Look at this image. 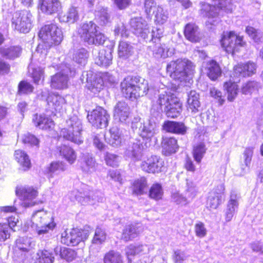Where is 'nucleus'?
<instances>
[{
	"mask_svg": "<svg viewBox=\"0 0 263 263\" xmlns=\"http://www.w3.org/2000/svg\"><path fill=\"white\" fill-rule=\"evenodd\" d=\"M121 88L125 97L132 100L145 95L149 89L146 81L133 76L126 77L121 83Z\"/></svg>",
	"mask_w": 263,
	"mask_h": 263,
	"instance_id": "1",
	"label": "nucleus"
},
{
	"mask_svg": "<svg viewBox=\"0 0 263 263\" xmlns=\"http://www.w3.org/2000/svg\"><path fill=\"white\" fill-rule=\"evenodd\" d=\"M194 68L191 61L180 59L170 62L167 65L166 71L172 78L181 82L186 81V78L193 74Z\"/></svg>",
	"mask_w": 263,
	"mask_h": 263,
	"instance_id": "2",
	"label": "nucleus"
},
{
	"mask_svg": "<svg viewBox=\"0 0 263 263\" xmlns=\"http://www.w3.org/2000/svg\"><path fill=\"white\" fill-rule=\"evenodd\" d=\"M98 26L92 22L84 23L78 30V33L85 42L89 45H103L107 37L97 30Z\"/></svg>",
	"mask_w": 263,
	"mask_h": 263,
	"instance_id": "3",
	"label": "nucleus"
},
{
	"mask_svg": "<svg viewBox=\"0 0 263 263\" xmlns=\"http://www.w3.org/2000/svg\"><path fill=\"white\" fill-rule=\"evenodd\" d=\"M157 117L156 116H155V118L152 117L143 123L141 122L140 117H135L132 120L131 127L134 131L137 130L138 134L143 139L150 141L158 130Z\"/></svg>",
	"mask_w": 263,
	"mask_h": 263,
	"instance_id": "4",
	"label": "nucleus"
},
{
	"mask_svg": "<svg viewBox=\"0 0 263 263\" xmlns=\"http://www.w3.org/2000/svg\"><path fill=\"white\" fill-rule=\"evenodd\" d=\"M67 127L61 131V136L77 144H81L83 140L81 136L82 124L77 116H73L66 122Z\"/></svg>",
	"mask_w": 263,
	"mask_h": 263,
	"instance_id": "5",
	"label": "nucleus"
},
{
	"mask_svg": "<svg viewBox=\"0 0 263 263\" xmlns=\"http://www.w3.org/2000/svg\"><path fill=\"white\" fill-rule=\"evenodd\" d=\"M51 219L50 214L44 211H37L33 215L32 221L37 227L36 231L39 236H51L49 231L52 230L55 227L54 222H50Z\"/></svg>",
	"mask_w": 263,
	"mask_h": 263,
	"instance_id": "6",
	"label": "nucleus"
},
{
	"mask_svg": "<svg viewBox=\"0 0 263 263\" xmlns=\"http://www.w3.org/2000/svg\"><path fill=\"white\" fill-rule=\"evenodd\" d=\"M32 15L27 10L14 12L11 18L12 27L21 33H28L32 27Z\"/></svg>",
	"mask_w": 263,
	"mask_h": 263,
	"instance_id": "7",
	"label": "nucleus"
},
{
	"mask_svg": "<svg viewBox=\"0 0 263 263\" xmlns=\"http://www.w3.org/2000/svg\"><path fill=\"white\" fill-rule=\"evenodd\" d=\"M39 36L49 46L59 45L63 38L61 29L55 24L45 25L41 29Z\"/></svg>",
	"mask_w": 263,
	"mask_h": 263,
	"instance_id": "8",
	"label": "nucleus"
},
{
	"mask_svg": "<svg viewBox=\"0 0 263 263\" xmlns=\"http://www.w3.org/2000/svg\"><path fill=\"white\" fill-rule=\"evenodd\" d=\"M217 3V6L211 5L207 3H203L201 4V8L200 10L201 14L203 16L208 17L209 20L207 23L215 25V23L218 21V15L220 9H223L227 12H231L232 8H226V1L227 0H213Z\"/></svg>",
	"mask_w": 263,
	"mask_h": 263,
	"instance_id": "9",
	"label": "nucleus"
},
{
	"mask_svg": "<svg viewBox=\"0 0 263 263\" xmlns=\"http://www.w3.org/2000/svg\"><path fill=\"white\" fill-rule=\"evenodd\" d=\"M69 198L71 201L76 200L82 204H94L97 202H102L104 199L103 194L99 191H89L82 193L74 190L70 193Z\"/></svg>",
	"mask_w": 263,
	"mask_h": 263,
	"instance_id": "10",
	"label": "nucleus"
},
{
	"mask_svg": "<svg viewBox=\"0 0 263 263\" xmlns=\"http://www.w3.org/2000/svg\"><path fill=\"white\" fill-rule=\"evenodd\" d=\"M245 44L243 37L237 36L233 31L224 33L221 40L222 47L228 53L234 54L238 52L239 47H243Z\"/></svg>",
	"mask_w": 263,
	"mask_h": 263,
	"instance_id": "11",
	"label": "nucleus"
},
{
	"mask_svg": "<svg viewBox=\"0 0 263 263\" xmlns=\"http://www.w3.org/2000/svg\"><path fill=\"white\" fill-rule=\"evenodd\" d=\"M109 115L101 107L96 108L87 115L89 122L96 127L103 128L108 125Z\"/></svg>",
	"mask_w": 263,
	"mask_h": 263,
	"instance_id": "12",
	"label": "nucleus"
},
{
	"mask_svg": "<svg viewBox=\"0 0 263 263\" xmlns=\"http://www.w3.org/2000/svg\"><path fill=\"white\" fill-rule=\"evenodd\" d=\"M15 192L16 195L22 200L23 206L30 207L36 203L33 200L36 197L37 192L33 187L29 186L17 187Z\"/></svg>",
	"mask_w": 263,
	"mask_h": 263,
	"instance_id": "13",
	"label": "nucleus"
},
{
	"mask_svg": "<svg viewBox=\"0 0 263 263\" xmlns=\"http://www.w3.org/2000/svg\"><path fill=\"white\" fill-rule=\"evenodd\" d=\"M164 164V161L160 157L153 155L142 161L140 166L144 172L154 174L162 172Z\"/></svg>",
	"mask_w": 263,
	"mask_h": 263,
	"instance_id": "14",
	"label": "nucleus"
},
{
	"mask_svg": "<svg viewBox=\"0 0 263 263\" xmlns=\"http://www.w3.org/2000/svg\"><path fill=\"white\" fill-rule=\"evenodd\" d=\"M130 26L134 33L144 40L148 39L149 28L146 21L141 17L131 18Z\"/></svg>",
	"mask_w": 263,
	"mask_h": 263,
	"instance_id": "15",
	"label": "nucleus"
},
{
	"mask_svg": "<svg viewBox=\"0 0 263 263\" xmlns=\"http://www.w3.org/2000/svg\"><path fill=\"white\" fill-rule=\"evenodd\" d=\"M224 185L221 183L209 192L207 200L208 208L210 209H216L224 198Z\"/></svg>",
	"mask_w": 263,
	"mask_h": 263,
	"instance_id": "16",
	"label": "nucleus"
},
{
	"mask_svg": "<svg viewBox=\"0 0 263 263\" xmlns=\"http://www.w3.org/2000/svg\"><path fill=\"white\" fill-rule=\"evenodd\" d=\"M240 199V194L238 191L235 190L231 191L230 199L228 202L226 211V221L229 222L231 220L234 214L237 211Z\"/></svg>",
	"mask_w": 263,
	"mask_h": 263,
	"instance_id": "17",
	"label": "nucleus"
},
{
	"mask_svg": "<svg viewBox=\"0 0 263 263\" xmlns=\"http://www.w3.org/2000/svg\"><path fill=\"white\" fill-rule=\"evenodd\" d=\"M70 72L69 67L65 65V68L51 77V86L59 89L67 88L69 80L68 75Z\"/></svg>",
	"mask_w": 263,
	"mask_h": 263,
	"instance_id": "18",
	"label": "nucleus"
},
{
	"mask_svg": "<svg viewBox=\"0 0 263 263\" xmlns=\"http://www.w3.org/2000/svg\"><path fill=\"white\" fill-rule=\"evenodd\" d=\"M256 70V64L249 61L246 64H239L235 66L234 67L233 75L239 79L240 77H249L255 73Z\"/></svg>",
	"mask_w": 263,
	"mask_h": 263,
	"instance_id": "19",
	"label": "nucleus"
},
{
	"mask_svg": "<svg viewBox=\"0 0 263 263\" xmlns=\"http://www.w3.org/2000/svg\"><path fill=\"white\" fill-rule=\"evenodd\" d=\"M130 114V107L125 102H119L114 107V117L116 120L125 123Z\"/></svg>",
	"mask_w": 263,
	"mask_h": 263,
	"instance_id": "20",
	"label": "nucleus"
},
{
	"mask_svg": "<svg viewBox=\"0 0 263 263\" xmlns=\"http://www.w3.org/2000/svg\"><path fill=\"white\" fill-rule=\"evenodd\" d=\"M98 165L92 154L87 153L83 154L81 168L84 172L89 174H92L97 171Z\"/></svg>",
	"mask_w": 263,
	"mask_h": 263,
	"instance_id": "21",
	"label": "nucleus"
},
{
	"mask_svg": "<svg viewBox=\"0 0 263 263\" xmlns=\"http://www.w3.org/2000/svg\"><path fill=\"white\" fill-rule=\"evenodd\" d=\"M39 6L43 13L49 15L58 13L61 8L59 0H40Z\"/></svg>",
	"mask_w": 263,
	"mask_h": 263,
	"instance_id": "22",
	"label": "nucleus"
},
{
	"mask_svg": "<svg viewBox=\"0 0 263 263\" xmlns=\"http://www.w3.org/2000/svg\"><path fill=\"white\" fill-rule=\"evenodd\" d=\"M32 122L36 127L43 130L50 129L54 127L53 120L44 114L33 115Z\"/></svg>",
	"mask_w": 263,
	"mask_h": 263,
	"instance_id": "23",
	"label": "nucleus"
},
{
	"mask_svg": "<svg viewBox=\"0 0 263 263\" xmlns=\"http://www.w3.org/2000/svg\"><path fill=\"white\" fill-rule=\"evenodd\" d=\"M107 142L113 147L119 146L123 140L121 131L117 126H114L109 130L108 135L105 136Z\"/></svg>",
	"mask_w": 263,
	"mask_h": 263,
	"instance_id": "24",
	"label": "nucleus"
},
{
	"mask_svg": "<svg viewBox=\"0 0 263 263\" xmlns=\"http://www.w3.org/2000/svg\"><path fill=\"white\" fill-rule=\"evenodd\" d=\"M231 77L232 80L225 82L223 87L227 90L228 100L232 102L234 101L238 95V90L236 83L240 81V79L234 77L233 74Z\"/></svg>",
	"mask_w": 263,
	"mask_h": 263,
	"instance_id": "25",
	"label": "nucleus"
},
{
	"mask_svg": "<svg viewBox=\"0 0 263 263\" xmlns=\"http://www.w3.org/2000/svg\"><path fill=\"white\" fill-rule=\"evenodd\" d=\"M112 51L109 48L100 50L96 59V64L105 67L109 66L112 63Z\"/></svg>",
	"mask_w": 263,
	"mask_h": 263,
	"instance_id": "26",
	"label": "nucleus"
},
{
	"mask_svg": "<svg viewBox=\"0 0 263 263\" xmlns=\"http://www.w3.org/2000/svg\"><path fill=\"white\" fill-rule=\"evenodd\" d=\"M47 104L52 110L60 112L65 104V100L62 97L56 94H50L47 99Z\"/></svg>",
	"mask_w": 263,
	"mask_h": 263,
	"instance_id": "27",
	"label": "nucleus"
},
{
	"mask_svg": "<svg viewBox=\"0 0 263 263\" xmlns=\"http://www.w3.org/2000/svg\"><path fill=\"white\" fill-rule=\"evenodd\" d=\"M53 250L56 255H58L59 253L61 258L68 262L73 261L77 257V253L75 250L72 249L65 247L62 248L57 245H55Z\"/></svg>",
	"mask_w": 263,
	"mask_h": 263,
	"instance_id": "28",
	"label": "nucleus"
},
{
	"mask_svg": "<svg viewBox=\"0 0 263 263\" xmlns=\"http://www.w3.org/2000/svg\"><path fill=\"white\" fill-rule=\"evenodd\" d=\"M205 70L208 77L212 81H215L221 74V70L219 64L214 60L206 63Z\"/></svg>",
	"mask_w": 263,
	"mask_h": 263,
	"instance_id": "29",
	"label": "nucleus"
},
{
	"mask_svg": "<svg viewBox=\"0 0 263 263\" xmlns=\"http://www.w3.org/2000/svg\"><path fill=\"white\" fill-rule=\"evenodd\" d=\"M161 145L163 153L166 156L175 153L178 148L176 139L172 137L163 138Z\"/></svg>",
	"mask_w": 263,
	"mask_h": 263,
	"instance_id": "30",
	"label": "nucleus"
},
{
	"mask_svg": "<svg viewBox=\"0 0 263 263\" xmlns=\"http://www.w3.org/2000/svg\"><path fill=\"white\" fill-rule=\"evenodd\" d=\"M187 104V109L193 115L199 111L200 106L199 95L196 91L191 90L188 94Z\"/></svg>",
	"mask_w": 263,
	"mask_h": 263,
	"instance_id": "31",
	"label": "nucleus"
},
{
	"mask_svg": "<svg viewBox=\"0 0 263 263\" xmlns=\"http://www.w3.org/2000/svg\"><path fill=\"white\" fill-rule=\"evenodd\" d=\"M163 129L167 132L183 135L186 133V127L181 122L166 121L163 125Z\"/></svg>",
	"mask_w": 263,
	"mask_h": 263,
	"instance_id": "32",
	"label": "nucleus"
},
{
	"mask_svg": "<svg viewBox=\"0 0 263 263\" xmlns=\"http://www.w3.org/2000/svg\"><path fill=\"white\" fill-rule=\"evenodd\" d=\"M142 228L136 224L126 226L123 231L122 238L127 241L136 238L142 231Z\"/></svg>",
	"mask_w": 263,
	"mask_h": 263,
	"instance_id": "33",
	"label": "nucleus"
},
{
	"mask_svg": "<svg viewBox=\"0 0 263 263\" xmlns=\"http://www.w3.org/2000/svg\"><path fill=\"white\" fill-rule=\"evenodd\" d=\"M171 101L172 102L171 104H168L164 108V111L167 117L177 118L182 111V104L177 99Z\"/></svg>",
	"mask_w": 263,
	"mask_h": 263,
	"instance_id": "34",
	"label": "nucleus"
},
{
	"mask_svg": "<svg viewBox=\"0 0 263 263\" xmlns=\"http://www.w3.org/2000/svg\"><path fill=\"white\" fill-rule=\"evenodd\" d=\"M67 169L66 164L63 161H53L45 170L48 178H53L54 175H58Z\"/></svg>",
	"mask_w": 263,
	"mask_h": 263,
	"instance_id": "35",
	"label": "nucleus"
},
{
	"mask_svg": "<svg viewBox=\"0 0 263 263\" xmlns=\"http://www.w3.org/2000/svg\"><path fill=\"white\" fill-rule=\"evenodd\" d=\"M148 48L152 51L154 57L157 59H165L168 56V49L165 47L164 44H161L160 42L152 43Z\"/></svg>",
	"mask_w": 263,
	"mask_h": 263,
	"instance_id": "36",
	"label": "nucleus"
},
{
	"mask_svg": "<svg viewBox=\"0 0 263 263\" xmlns=\"http://www.w3.org/2000/svg\"><path fill=\"white\" fill-rule=\"evenodd\" d=\"M125 253L128 260V263H132L130 256H134L139 254H145L148 252V248L146 245H130L125 248Z\"/></svg>",
	"mask_w": 263,
	"mask_h": 263,
	"instance_id": "37",
	"label": "nucleus"
},
{
	"mask_svg": "<svg viewBox=\"0 0 263 263\" xmlns=\"http://www.w3.org/2000/svg\"><path fill=\"white\" fill-rule=\"evenodd\" d=\"M95 19L98 23L103 26L110 22V14L107 8L99 7L95 12Z\"/></svg>",
	"mask_w": 263,
	"mask_h": 263,
	"instance_id": "38",
	"label": "nucleus"
},
{
	"mask_svg": "<svg viewBox=\"0 0 263 263\" xmlns=\"http://www.w3.org/2000/svg\"><path fill=\"white\" fill-rule=\"evenodd\" d=\"M185 37L192 42H197L199 41V32L198 27L194 24H188L184 29Z\"/></svg>",
	"mask_w": 263,
	"mask_h": 263,
	"instance_id": "39",
	"label": "nucleus"
},
{
	"mask_svg": "<svg viewBox=\"0 0 263 263\" xmlns=\"http://www.w3.org/2000/svg\"><path fill=\"white\" fill-rule=\"evenodd\" d=\"M176 99H177L174 98V95H170V93H167L165 91L164 93H160L157 101L159 107L157 108L156 116L158 117L160 116V112L162 111L163 106L165 107L167 105L172 102L171 101L172 100H176Z\"/></svg>",
	"mask_w": 263,
	"mask_h": 263,
	"instance_id": "40",
	"label": "nucleus"
},
{
	"mask_svg": "<svg viewBox=\"0 0 263 263\" xmlns=\"http://www.w3.org/2000/svg\"><path fill=\"white\" fill-rule=\"evenodd\" d=\"M79 8L71 6L67 13L62 16V21L69 23H74L79 19Z\"/></svg>",
	"mask_w": 263,
	"mask_h": 263,
	"instance_id": "41",
	"label": "nucleus"
},
{
	"mask_svg": "<svg viewBox=\"0 0 263 263\" xmlns=\"http://www.w3.org/2000/svg\"><path fill=\"white\" fill-rule=\"evenodd\" d=\"M14 157L17 162L22 166L23 170L25 171L30 167L31 162L29 157L22 150L15 151Z\"/></svg>",
	"mask_w": 263,
	"mask_h": 263,
	"instance_id": "42",
	"label": "nucleus"
},
{
	"mask_svg": "<svg viewBox=\"0 0 263 263\" xmlns=\"http://www.w3.org/2000/svg\"><path fill=\"white\" fill-rule=\"evenodd\" d=\"M60 154L70 164H73L77 158L75 151L66 145H63L60 148Z\"/></svg>",
	"mask_w": 263,
	"mask_h": 263,
	"instance_id": "43",
	"label": "nucleus"
},
{
	"mask_svg": "<svg viewBox=\"0 0 263 263\" xmlns=\"http://www.w3.org/2000/svg\"><path fill=\"white\" fill-rule=\"evenodd\" d=\"M21 52V48L18 46L0 48V53L6 59H13L17 58L20 56Z\"/></svg>",
	"mask_w": 263,
	"mask_h": 263,
	"instance_id": "44",
	"label": "nucleus"
},
{
	"mask_svg": "<svg viewBox=\"0 0 263 263\" xmlns=\"http://www.w3.org/2000/svg\"><path fill=\"white\" fill-rule=\"evenodd\" d=\"M28 73L32 78L34 83L36 84H39L40 81L44 80V70L40 67H33L32 65H29Z\"/></svg>",
	"mask_w": 263,
	"mask_h": 263,
	"instance_id": "45",
	"label": "nucleus"
},
{
	"mask_svg": "<svg viewBox=\"0 0 263 263\" xmlns=\"http://www.w3.org/2000/svg\"><path fill=\"white\" fill-rule=\"evenodd\" d=\"M31 242L30 238L28 237H20L15 241L14 250L28 252L30 248Z\"/></svg>",
	"mask_w": 263,
	"mask_h": 263,
	"instance_id": "46",
	"label": "nucleus"
},
{
	"mask_svg": "<svg viewBox=\"0 0 263 263\" xmlns=\"http://www.w3.org/2000/svg\"><path fill=\"white\" fill-rule=\"evenodd\" d=\"M89 54L85 48H80L74 51L73 54V60L76 63L85 65L88 58Z\"/></svg>",
	"mask_w": 263,
	"mask_h": 263,
	"instance_id": "47",
	"label": "nucleus"
},
{
	"mask_svg": "<svg viewBox=\"0 0 263 263\" xmlns=\"http://www.w3.org/2000/svg\"><path fill=\"white\" fill-rule=\"evenodd\" d=\"M246 32L254 42L259 44L263 42V32L253 27H246Z\"/></svg>",
	"mask_w": 263,
	"mask_h": 263,
	"instance_id": "48",
	"label": "nucleus"
},
{
	"mask_svg": "<svg viewBox=\"0 0 263 263\" xmlns=\"http://www.w3.org/2000/svg\"><path fill=\"white\" fill-rule=\"evenodd\" d=\"M106 237L107 234L105 230L100 227H97L95 230L91 242L94 245H102L105 242Z\"/></svg>",
	"mask_w": 263,
	"mask_h": 263,
	"instance_id": "49",
	"label": "nucleus"
},
{
	"mask_svg": "<svg viewBox=\"0 0 263 263\" xmlns=\"http://www.w3.org/2000/svg\"><path fill=\"white\" fill-rule=\"evenodd\" d=\"M133 53V47L126 42H120L118 47V55L123 59L128 58Z\"/></svg>",
	"mask_w": 263,
	"mask_h": 263,
	"instance_id": "50",
	"label": "nucleus"
},
{
	"mask_svg": "<svg viewBox=\"0 0 263 263\" xmlns=\"http://www.w3.org/2000/svg\"><path fill=\"white\" fill-rule=\"evenodd\" d=\"M103 261L104 263H123V259L119 252L111 250L104 255Z\"/></svg>",
	"mask_w": 263,
	"mask_h": 263,
	"instance_id": "51",
	"label": "nucleus"
},
{
	"mask_svg": "<svg viewBox=\"0 0 263 263\" xmlns=\"http://www.w3.org/2000/svg\"><path fill=\"white\" fill-rule=\"evenodd\" d=\"M87 87L92 92L96 94L103 88V82L101 78H96L93 80L87 79Z\"/></svg>",
	"mask_w": 263,
	"mask_h": 263,
	"instance_id": "52",
	"label": "nucleus"
},
{
	"mask_svg": "<svg viewBox=\"0 0 263 263\" xmlns=\"http://www.w3.org/2000/svg\"><path fill=\"white\" fill-rule=\"evenodd\" d=\"M163 191L162 186L159 183H154L149 191V197L155 200L158 201L162 198Z\"/></svg>",
	"mask_w": 263,
	"mask_h": 263,
	"instance_id": "53",
	"label": "nucleus"
},
{
	"mask_svg": "<svg viewBox=\"0 0 263 263\" xmlns=\"http://www.w3.org/2000/svg\"><path fill=\"white\" fill-rule=\"evenodd\" d=\"M143 147L139 142L133 143L126 152V154L135 160H139L141 157Z\"/></svg>",
	"mask_w": 263,
	"mask_h": 263,
	"instance_id": "54",
	"label": "nucleus"
},
{
	"mask_svg": "<svg viewBox=\"0 0 263 263\" xmlns=\"http://www.w3.org/2000/svg\"><path fill=\"white\" fill-rule=\"evenodd\" d=\"M133 192L137 195H142L145 192L147 187V181L145 178L142 177L134 181L133 184Z\"/></svg>",
	"mask_w": 263,
	"mask_h": 263,
	"instance_id": "55",
	"label": "nucleus"
},
{
	"mask_svg": "<svg viewBox=\"0 0 263 263\" xmlns=\"http://www.w3.org/2000/svg\"><path fill=\"white\" fill-rule=\"evenodd\" d=\"M205 152V146L203 143H200L194 146L193 153V156L194 159L197 163H200L201 162Z\"/></svg>",
	"mask_w": 263,
	"mask_h": 263,
	"instance_id": "56",
	"label": "nucleus"
},
{
	"mask_svg": "<svg viewBox=\"0 0 263 263\" xmlns=\"http://www.w3.org/2000/svg\"><path fill=\"white\" fill-rule=\"evenodd\" d=\"M155 13V21L159 24H164L168 18L167 12L160 6H158Z\"/></svg>",
	"mask_w": 263,
	"mask_h": 263,
	"instance_id": "57",
	"label": "nucleus"
},
{
	"mask_svg": "<svg viewBox=\"0 0 263 263\" xmlns=\"http://www.w3.org/2000/svg\"><path fill=\"white\" fill-rule=\"evenodd\" d=\"M259 84L256 81H249L245 83L242 87L241 92L245 95L252 93L258 89Z\"/></svg>",
	"mask_w": 263,
	"mask_h": 263,
	"instance_id": "58",
	"label": "nucleus"
},
{
	"mask_svg": "<svg viewBox=\"0 0 263 263\" xmlns=\"http://www.w3.org/2000/svg\"><path fill=\"white\" fill-rule=\"evenodd\" d=\"M18 88V92L20 95L31 93L34 89L33 86L30 83L25 81L20 82Z\"/></svg>",
	"mask_w": 263,
	"mask_h": 263,
	"instance_id": "59",
	"label": "nucleus"
},
{
	"mask_svg": "<svg viewBox=\"0 0 263 263\" xmlns=\"http://www.w3.org/2000/svg\"><path fill=\"white\" fill-rule=\"evenodd\" d=\"M54 257L51 252L45 249L41 252L39 258V263H53Z\"/></svg>",
	"mask_w": 263,
	"mask_h": 263,
	"instance_id": "60",
	"label": "nucleus"
},
{
	"mask_svg": "<svg viewBox=\"0 0 263 263\" xmlns=\"http://www.w3.org/2000/svg\"><path fill=\"white\" fill-rule=\"evenodd\" d=\"M163 29L160 28H154L151 32L148 34V39L152 41V43L160 42V39L162 36Z\"/></svg>",
	"mask_w": 263,
	"mask_h": 263,
	"instance_id": "61",
	"label": "nucleus"
},
{
	"mask_svg": "<svg viewBox=\"0 0 263 263\" xmlns=\"http://www.w3.org/2000/svg\"><path fill=\"white\" fill-rule=\"evenodd\" d=\"M104 159L106 164L109 166L116 167L118 165L119 157L115 154L107 152Z\"/></svg>",
	"mask_w": 263,
	"mask_h": 263,
	"instance_id": "62",
	"label": "nucleus"
},
{
	"mask_svg": "<svg viewBox=\"0 0 263 263\" xmlns=\"http://www.w3.org/2000/svg\"><path fill=\"white\" fill-rule=\"evenodd\" d=\"M23 141L24 143H27L31 145L39 146L40 141L33 135L28 133L24 135Z\"/></svg>",
	"mask_w": 263,
	"mask_h": 263,
	"instance_id": "63",
	"label": "nucleus"
},
{
	"mask_svg": "<svg viewBox=\"0 0 263 263\" xmlns=\"http://www.w3.org/2000/svg\"><path fill=\"white\" fill-rule=\"evenodd\" d=\"M172 201L177 204L185 205L187 203L186 198L179 192H174L171 196Z\"/></svg>",
	"mask_w": 263,
	"mask_h": 263,
	"instance_id": "64",
	"label": "nucleus"
}]
</instances>
